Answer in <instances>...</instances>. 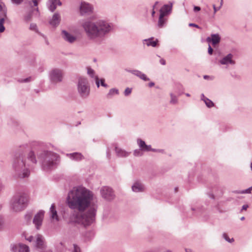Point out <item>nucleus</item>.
Here are the masks:
<instances>
[{
	"label": "nucleus",
	"mask_w": 252,
	"mask_h": 252,
	"mask_svg": "<svg viewBox=\"0 0 252 252\" xmlns=\"http://www.w3.org/2000/svg\"><path fill=\"white\" fill-rule=\"evenodd\" d=\"M94 198L93 193L82 186L75 187L69 191L67 204L74 210L69 217V223L87 226L94 222L97 205L92 203Z\"/></svg>",
	"instance_id": "1"
},
{
	"label": "nucleus",
	"mask_w": 252,
	"mask_h": 252,
	"mask_svg": "<svg viewBox=\"0 0 252 252\" xmlns=\"http://www.w3.org/2000/svg\"><path fill=\"white\" fill-rule=\"evenodd\" d=\"M82 26L88 39L97 44H101L114 29L112 23L102 19L86 20Z\"/></svg>",
	"instance_id": "2"
},
{
	"label": "nucleus",
	"mask_w": 252,
	"mask_h": 252,
	"mask_svg": "<svg viewBox=\"0 0 252 252\" xmlns=\"http://www.w3.org/2000/svg\"><path fill=\"white\" fill-rule=\"evenodd\" d=\"M36 163L35 153L33 151L29 153L27 158L23 155L15 157L12 161L13 176L21 179L28 177L30 174L29 168Z\"/></svg>",
	"instance_id": "3"
},
{
	"label": "nucleus",
	"mask_w": 252,
	"mask_h": 252,
	"mask_svg": "<svg viewBox=\"0 0 252 252\" xmlns=\"http://www.w3.org/2000/svg\"><path fill=\"white\" fill-rule=\"evenodd\" d=\"M36 153L41 161L42 169L45 171L52 169L57 166L59 157L57 154L51 151L37 150Z\"/></svg>",
	"instance_id": "4"
},
{
	"label": "nucleus",
	"mask_w": 252,
	"mask_h": 252,
	"mask_svg": "<svg viewBox=\"0 0 252 252\" xmlns=\"http://www.w3.org/2000/svg\"><path fill=\"white\" fill-rule=\"evenodd\" d=\"M28 196L25 193H19L15 195L11 201V208L18 212L24 210L27 206Z\"/></svg>",
	"instance_id": "5"
},
{
	"label": "nucleus",
	"mask_w": 252,
	"mask_h": 252,
	"mask_svg": "<svg viewBox=\"0 0 252 252\" xmlns=\"http://www.w3.org/2000/svg\"><path fill=\"white\" fill-rule=\"evenodd\" d=\"M77 93L82 99H86L90 94V87L87 78L80 77L77 84Z\"/></svg>",
	"instance_id": "6"
},
{
	"label": "nucleus",
	"mask_w": 252,
	"mask_h": 252,
	"mask_svg": "<svg viewBox=\"0 0 252 252\" xmlns=\"http://www.w3.org/2000/svg\"><path fill=\"white\" fill-rule=\"evenodd\" d=\"M35 247L39 252H52L50 249H47L44 237L40 234H37L35 237Z\"/></svg>",
	"instance_id": "7"
},
{
	"label": "nucleus",
	"mask_w": 252,
	"mask_h": 252,
	"mask_svg": "<svg viewBox=\"0 0 252 252\" xmlns=\"http://www.w3.org/2000/svg\"><path fill=\"white\" fill-rule=\"evenodd\" d=\"M63 78V72L58 68H54L50 72V79L52 82L57 83L62 81Z\"/></svg>",
	"instance_id": "8"
},
{
	"label": "nucleus",
	"mask_w": 252,
	"mask_h": 252,
	"mask_svg": "<svg viewBox=\"0 0 252 252\" xmlns=\"http://www.w3.org/2000/svg\"><path fill=\"white\" fill-rule=\"evenodd\" d=\"M100 193L103 198L108 201H111L115 198L113 189L108 187H103L100 189Z\"/></svg>",
	"instance_id": "9"
},
{
	"label": "nucleus",
	"mask_w": 252,
	"mask_h": 252,
	"mask_svg": "<svg viewBox=\"0 0 252 252\" xmlns=\"http://www.w3.org/2000/svg\"><path fill=\"white\" fill-rule=\"evenodd\" d=\"M44 211H39L34 216L32 222L36 229L39 230L42 224L44 218Z\"/></svg>",
	"instance_id": "10"
},
{
	"label": "nucleus",
	"mask_w": 252,
	"mask_h": 252,
	"mask_svg": "<svg viewBox=\"0 0 252 252\" xmlns=\"http://www.w3.org/2000/svg\"><path fill=\"white\" fill-rule=\"evenodd\" d=\"M6 18V9L4 7V4L0 1V32H4L5 28L3 23L5 18Z\"/></svg>",
	"instance_id": "11"
},
{
	"label": "nucleus",
	"mask_w": 252,
	"mask_h": 252,
	"mask_svg": "<svg viewBox=\"0 0 252 252\" xmlns=\"http://www.w3.org/2000/svg\"><path fill=\"white\" fill-rule=\"evenodd\" d=\"M80 10L82 15L89 14L93 12V7L89 3L84 1L81 3Z\"/></svg>",
	"instance_id": "12"
},
{
	"label": "nucleus",
	"mask_w": 252,
	"mask_h": 252,
	"mask_svg": "<svg viewBox=\"0 0 252 252\" xmlns=\"http://www.w3.org/2000/svg\"><path fill=\"white\" fill-rule=\"evenodd\" d=\"M131 189L134 192H141L145 191V187L141 181L135 180L131 186Z\"/></svg>",
	"instance_id": "13"
},
{
	"label": "nucleus",
	"mask_w": 252,
	"mask_h": 252,
	"mask_svg": "<svg viewBox=\"0 0 252 252\" xmlns=\"http://www.w3.org/2000/svg\"><path fill=\"white\" fill-rule=\"evenodd\" d=\"M12 252H30L29 247L23 244L18 245H12L11 246Z\"/></svg>",
	"instance_id": "14"
},
{
	"label": "nucleus",
	"mask_w": 252,
	"mask_h": 252,
	"mask_svg": "<svg viewBox=\"0 0 252 252\" xmlns=\"http://www.w3.org/2000/svg\"><path fill=\"white\" fill-rule=\"evenodd\" d=\"M62 35L63 39L70 43H73L76 40V37L66 31L62 32Z\"/></svg>",
	"instance_id": "15"
},
{
	"label": "nucleus",
	"mask_w": 252,
	"mask_h": 252,
	"mask_svg": "<svg viewBox=\"0 0 252 252\" xmlns=\"http://www.w3.org/2000/svg\"><path fill=\"white\" fill-rule=\"evenodd\" d=\"M220 36L218 33L211 34L210 37L206 38V41L208 42H212L213 45H215L220 43Z\"/></svg>",
	"instance_id": "16"
},
{
	"label": "nucleus",
	"mask_w": 252,
	"mask_h": 252,
	"mask_svg": "<svg viewBox=\"0 0 252 252\" xmlns=\"http://www.w3.org/2000/svg\"><path fill=\"white\" fill-rule=\"evenodd\" d=\"M127 71L131 73L132 74L138 77L141 79L147 81H149L150 79L147 76L142 73L141 71L138 70H126Z\"/></svg>",
	"instance_id": "17"
},
{
	"label": "nucleus",
	"mask_w": 252,
	"mask_h": 252,
	"mask_svg": "<svg viewBox=\"0 0 252 252\" xmlns=\"http://www.w3.org/2000/svg\"><path fill=\"white\" fill-rule=\"evenodd\" d=\"M233 55L231 54H229L227 56L223 57L220 61V63L221 64L227 65L229 64H234L235 62L232 60Z\"/></svg>",
	"instance_id": "18"
},
{
	"label": "nucleus",
	"mask_w": 252,
	"mask_h": 252,
	"mask_svg": "<svg viewBox=\"0 0 252 252\" xmlns=\"http://www.w3.org/2000/svg\"><path fill=\"white\" fill-rule=\"evenodd\" d=\"M57 5L59 6L62 5V2L60 0H49L47 3L48 8L52 12L56 9Z\"/></svg>",
	"instance_id": "19"
},
{
	"label": "nucleus",
	"mask_w": 252,
	"mask_h": 252,
	"mask_svg": "<svg viewBox=\"0 0 252 252\" xmlns=\"http://www.w3.org/2000/svg\"><path fill=\"white\" fill-rule=\"evenodd\" d=\"M60 21L61 17L60 14L59 13H56L53 15L49 23L51 26L53 27H56L60 24Z\"/></svg>",
	"instance_id": "20"
},
{
	"label": "nucleus",
	"mask_w": 252,
	"mask_h": 252,
	"mask_svg": "<svg viewBox=\"0 0 252 252\" xmlns=\"http://www.w3.org/2000/svg\"><path fill=\"white\" fill-rule=\"evenodd\" d=\"M66 156L69 158L76 161H80L84 158V156L80 153L67 154Z\"/></svg>",
	"instance_id": "21"
},
{
	"label": "nucleus",
	"mask_w": 252,
	"mask_h": 252,
	"mask_svg": "<svg viewBox=\"0 0 252 252\" xmlns=\"http://www.w3.org/2000/svg\"><path fill=\"white\" fill-rule=\"evenodd\" d=\"M172 7V3L171 5H164L160 10V15L163 14V16L164 17L166 15L168 14L171 11Z\"/></svg>",
	"instance_id": "22"
},
{
	"label": "nucleus",
	"mask_w": 252,
	"mask_h": 252,
	"mask_svg": "<svg viewBox=\"0 0 252 252\" xmlns=\"http://www.w3.org/2000/svg\"><path fill=\"white\" fill-rule=\"evenodd\" d=\"M115 152L118 157L121 158L126 157L130 153L117 146L115 147Z\"/></svg>",
	"instance_id": "23"
},
{
	"label": "nucleus",
	"mask_w": 252,
	"mask_h": 252,
	"mask_svg": "<svg viewBox=\"0 0 252 252\" xmlns=\"http://www.w3.org/2000/svg\"><path fill=\"white\" fill-rule=\"evenodd\" d=\"M50 217L52 220H55L56 221H59V217L57 214V212L55 208V206L54 204H52L50 208Z\"/></svg>",
	"instance_id": "24"
},
{
	"label": "nucleus",
	"mask_w": 252,
	"mask_h": 252,
	"mask_svg": "<svg viewBox=\"0 0 252 252\" xmlns=\"http://www.w3.org/2000/svg\"><path fill=\"white\" fill-rule=\"evenodd\" d=\"M32 14L34 15L35 17H39V12H38V8H35V9L33 10L32 12H30L28 14L26 15L25 16V20L26 21H31V19H32Z\"/></svg>",
	"instance_id": "25"
},
{
	"label": "nucleus",
	"mask_w": 252,
	"mask_h": 252,
	"mask_svg": "<svg viewBox=\"0 0 252 252\" xmlns=\"http://www.w3.org/2000/svg\"><path fill=\"white\" fill-rule=\"evenodd\" d=\"M154 37H151L149 39H145L143 40V43H145L148 46H152V47H156L157 45V43L158 42V40L157 39L156 40L154 41Z\"/></svg>",
	"instance_id": "26"
},
{
	"label": "nucleus",
	"mask_w": 252,
	"mask_h": 252,
	"mask_svg": "<svg viewBox=\"0 0 252 252\" xmlns=\"http://www.w3.org/2000/svg\"><path fill=\"white\" fill-rule=\"evenodd\" d=\"M119 94V90L117 89L113 88L109 90V93L107 94V98H111L113 96Z\"/></svg>",
	"instance_id": "27"
},
{
	"label": "nucleus",
	"mask_w": 252,
	"mask_h": 252,
	"mask_svg": "<svg viewBox=\"0 0 252 252\" xmlns=\"http://www.w3.org/2000/svg\"><path fill=\"white\" fill-rule=\"evenodd\" d=\"M137 143L141 151H144V149H145L146 146L145 142L141 139L139 138L137 140Z\"/></svg>",
	"instance_id": "28"
},
{
	"label": "nucleus",
	"mask_w": 252,
	"mask_h": 252,
	"mask_svg": "<svg viewBox=\"0 0 252 252\" xmlns=\"http://www.w3.org/2000/svg\"><path fill=\"white\" fill-rule=\"evenodd\" d=\"M165 20L164 19V17L163 16V14L159 15L158 21V26L159 28H162L164 26L165 24Z\"/></svg>",
	"instance_id": "29"
},
{
	"label": "nucleus",
	"mask_w": 252,
	"mask_h": 252,
	"mask_svg": "<svg viewBox=\"0 0 252 252\" xmlns=\"http://www.w3.org/2000/svg\"><path fill=\"white\" fill-rule=\"evenodd\" d=\"M170 95L171 97L170 103L172 104H177L178 103V98L177 96L173 93H170Z\"/></svg>",
	"instance_id": "30"
},
{
	"label": "nucleus",
	"mask_w": 252,
	"mask_h": 252,
	"mask_svg": "<svg viewBox=\"0 0 252 252\" xmlns=\"http://www.w3.org/2000/svg\"><path fill=\"white\" fill-rule=\"evenodd\" d=\"M252 190V186L246 189H244V190H242L235 191V192L236 193H241V194L251 193Z\"/></svg>",
	"instance_id": "31"
},
{
	"label": "nucleus",
	"mask_w": 252,
	"mask_h": 252,
	"mask_svg": "<svg viewBox=\"0 0 252 252\" xmlns=\"http://www.w3.org/2000/svg\"><path fill=\"white\" fill-rule=\"evenodd\" d=\"M32 217V214L31 212H28L25 215V219L28 223L31 221Z\"/></svg>",
	"instance_id": "32"
},
{
	"label": "nucleus",
	"mask_w": 252,
	"mask_h": 252,
	"mask_svg": "<svg viewBox=\"0 0 252 252\" xmlns=\"http://www.w3.org/2000/svg\"><path fill=\"white\" fill-rule=\"evenodd\" d=\"M206 105L209 107L211 108L214 106V103L209 98L205 99V100L204 101Z\"/></svg>",
	"instance_id": "33"
},
{
	"label": "nucleus",
	"mask_w": 252,
	"mask_h": 252,
	"mask_svg": "<svg viewBox=\"0 0 252 252\" xmlns=\"http://www.w3.org/2000/svg\"><path fill=\"white\" fill-rule=\"evenodd\" d=\"M30 29L31 31H34L36 33H39L36 24L32 23L30 26Z\"/></svg>",
	"instance_id": "34"
},
{
	"label": "nucleus",
	"mask_w": 252,
	"mask_h": 252,
	"mask_svg": "<svg viewBox=\"0 0 252 252\" xmlns=\"http://www.w3.org/2000/svg\"><path fill=\"white\" fill-rule=\"evenodd\" d=\"M87 73L88 74V75L92 78H94V77L95 78V76H94V70L92 69L91 68H88V69H87Z\"/></svg>",
	"instance_id": "35"
},
{
	"label": "nucleus",
	"mask_w": 252,
	"mask_h": 252,
	"mask_svg": "<svg viewBox=\"0 0 252 252\" xmlns=\"http://www.w3.org/2000/svg\"><path fill=\"white\" fill-rule=\"evenodd\" d=\"M133 154L135 156H136V157H140V156H142L143 155V154L141 152V150L140 149L135 150L134 151Z\"/></svg>",
	"instance_id": "36"
},
{
	"label": "nucleus",
	"mask_w": 252,
	"mask_h": 252,
	"mask_svg": "<svg viewBox=\"0 0 252 252\" xmlns=\"http://www.w3.org/2000/svg\"><path fill=\"white\" fill-rule=\"evenodd\" d=\"M223 238L227 242H229V243H231L232 242L234 241V239L233 238H232V239H230L228 235H227V234L226 233H223Z\"/></svg>",
	"instance_id": "37"
},
{
	"label": "nucleus",
	"mask_w": 252,
	"mask_h": 252,
	"mask_svg": "<svg viewBox=\"0 0 252 252\" xmlns=\"http://www.w3.org/2000/svg\"><path fill=\"white\" fill-rule=\"evenodd\" d=\"M32 80H33V79L32 77H28V78L24 79H21L19 81L22 83H27V82H30V81H32Z\"/></svg>",
	"instance_id": "38"
},
{
	"label": "nucleus",
	"mask_w": 252,
	"mask_h": 252,
	"mask_svg": "<svg viewBox=\"0 0 252 252\" xmlns=\"http://www.w3.org/2000/svg\"><path fill=\"white\" fill-rule=\"evenodd\" d=\"M131 93V89L129 88H126L124 92V94L126 96L128 95Z\"/></svg>",
	"instance_id": "39"
},
{
	"label": "nucleus",
	"mask_w": 252,
	"mask_h": 252,
	"mask_svg": "<svg viewBox=\"0 0 252 252\" xmlns=\"http://www.w3.org/2000/svg\"><path fill=\"white\" fill-rule=\"evenodd\" d=\"M73 252H80V248L76 245L73 244Z\"/></svg>",
	"instance_id": "40"
},
{
	"label": "nucleus",
	"mask_w": 252,
	"mask_h": 252,
	"mask_svg": "<svg viewBox=\"0 0 252 252\" xmlns=\"http://www.w3.org/2000/svg\"><path fill=\"white\" fill-rule=\"evenodd\" d=\"M153 148H152L151 145H146V147L144 149V152L152 151Z\"/></svg>",
	"instance_id": "41"
},
{
	"label": "nucleus",
	"mask_w": 252,
	"mask_h": 252,
	"mask_svg": "<svg viewBox=\"0 0 252 252\" xmlns=\"http://www.w3.org/2000/svg\"><path fill=\"white\" fill-rule=\"evenodd\" d=\"M152 152L160 153H162V154H164L165 153L164 150L163 149H153Z\"/></svg>",
	"instance_id": "42"
},
{
	"label": "nucleus",
	"mask_w": 252,
	"mask_h": 252,
	"mask_svg": "<svg viewBox=\"0 0 252 252\" xmlns=\"http://www.w3.org/2000/svg\"><path fill=\"white\" fill-rule=\"evenodd\" d=\"M213 9H214V15H215L216 12L220 9V7H217L216 6V5L215 4L213 5Z\"/></svg>",
	"instance_id": "43"
},
{
	"label": "nucleus",
	"mask_w": 252,
	"mask_h": 252,
	"mask_svg": "<svg viewBox=\"0 0 252 252\" xmlns=\"http://www.w3.org/2000/svg\"><path fill=\"white\" fill-rule=\"evenodd\" d=\"M13 3L19 4L22 3L24 0H11Z\"/></svg>",
	"instance_id": "44"
},
{
	"label": "nucleus",
	"mask_w": 252,
	"mask_h": 252,
	"mask_svg": "<svg viewBox=\"0 0 252 252\" xmlns=\"http://www.w3.org/2000/svg\"><path fill=\"white\" fill-rule=\"evenodd\" d=\"M95 83L97 86V87L99 88L100 86V85H99L100 80L97 76H95Z\"/></svg>",
	"instance_id": "45"
},
{
	"label": "nucleus",
	"mask_w": 252,
	"mask_h": 252,
	"mask_svg": "<svg viewBox=\"0 0 252 252\" xmlns=\"http://www.w3.org/2000/svg\"><path fill=\"white\" fill-rule=\"evenodd\" d=\"M208 52L209 55H212L213 52V49H212V48L211 47V46L210 45H209V47L208 49Z\"/></svg>",
	"instance_id": "46"
},
{
	"label": "nucleus",
	"mask_w": 252,
	"mask_h": 252,
	"mask_svg": "<svg viewBox=\"0 0 252 252\" xmlns=\"http://www.w3.org/2000/svg\"><path fill=\"white\" fill-rule=\"evenodd\" d=\"M201 9L200 7L199 6H194L193 7V11L194 12H198L199 11H200Z\"/></svg>",
	"instance_id": "47"
},
{
	"label": "nucleus",
	"mask_w": 252,
	"mask_h": 252,
	"mask_svg": "<svg viewBox=\"0 0 252 252\" xmlns=\"http://www.w3.org/2000/svg\"><path fill=\"white\" fill-rule=\"evenodd\" d=\"M3 226V220L2 218L0 217V229H1Z\"/></svg>",
	"instance_id": "48"
},
{
	"label": "nucleus",
	"mask_w": 252,
	"mask_h": 252,
	"mask_svg": "<svg viewBox=\"0 0 252 252\" xmlns=\"http://www.w3.org/2000/svg\"><path fill=\"white\" fill-rule=\"evenodd\" d=\"M32 2L33 3V5L36 7L38 5V2L40 1V0H32Z\"/></svg>",
	"instance_id": "49"
},
{
	"label": "nucleus",
	"mask_w": 252,
	"mask_h": 252,
	"mask_svg": "<svg viewBox=\"0 0 252 252\" xmlns=\"http://www.w3.org/2000/svg\"><path fill=\"white\" fill-rule=\"evenodd\" d=\"M189 27H195V28H198V29H200V27H199L198 25L195 24H193V23H190L189 24Z\"/></svg>",
	"instance_id": "50"
},
{
	"label": "nucleus",
	"mask_w": 252,
	"mask_h": 252,
	"mask_svg": "<svg viewBox=\"0 0 252 252\" xmlns=\"http://www.w3.org/2000/svg\"><path fill=\"white\" fill-rule=\"evenodd\" d=\"M248 207H249V205H248L245 204V205H244L242 206V209H241V211H242L243 210H246Z\"/></svg>",
	"instance_id": "51"
},
{
	"label": "nucleus",
	"mask_w": 252,
	"mask_h": 252,
	"mask_svg": "<svg viewBox=\"0 0 252 252\" xmlns=\"http://www.w3.org/2000/svg\"><path fill=\"white\" fill-rule=\"evenodd\" d=\"M159 62L162 65H165L166 64V61L163 59H161L159 61Z\"/></svg>",
	"instance_id": "52"
},
{
	"label": "nucleus",
	"mask_w": 252,
	"mask_h": 252,
	"mask_svg": "<svg viewBox=\"0 0 252 252\" xmlns=\"http://www.w3.org/2000/svg\"><path fill=\"white\" fill-rule=\"evenodd\" d=\"M26 239L29 242H32L33 240V237L32 236H30L28 238H26Z\"/></svg>",
	"instance_id": "53"
},
{
	"label": "nucleus",
	"mask_w": 252,
	"mask_h": 252,
	"mask_svg": "<svg viewBox=\"0 0 252 252\" xmlns=\"http://www.w3.org/2000/svg\"><path fill=\"white\" fill-rule=\"evenodd\" d=\"M207 98L205 96L204 94H201V99L204 101L205 100V99Z\"/></svg>",
	"instance_id": "54"
},
{
	"label": "nucleus",
	"mask_w": 252,
	"mask_h": 252,
	"mask_svg": "<svg viewBox=\"0 0 252 252\" xmlns=\"http://www.w3.org/2000/svg\"><path fill=\"white\" fill-rule=\"evenodd\" d=\"M100 82H101V85L102 86L104 84V81H105V80L104 79H101L100 80H99Z\"/></svg>",
	"instance_id": "55"
},
{
	"label": "nucleus",
	"mask_w": 252,
	"mask_h": 252,
	"mask_svg": "<svg viewBox=\"0 0 252 252\" xmlns=\"http://www.w3.org/2000/svg\"><path fill=\"white\" fill-rule=\"evenodd\" d=\"M155 85V83L154 82H150L149 84V86L150 87H153Z\"/></svg>",
	"instance_id": "56"
},
{
	"label": "nucleus",
	"mask_w": 252,
	"mask_h": 252,
	"mask_svg": "<svg viewBox=\"0 0 252 252\" xmlns=\"http://www.w3.org/2000/svg\"><path fill=\"white\" fill-rule=\"evenodd\" d=\"M222 5H223V0H220V5L219 7H220V8H221Z\"/></svg>",
	"instance_id": "57"
},
{
	"label": "nucleus",
	"mask_w": 252,
	"mask_h": 252,
	"mask_svg": "<svg viewBox=\"0 0 252 252\" xmlns=\"http://www.w3.org/2000/svg\"><path fill=\"white\" fill-rule=\"evenodd\" d=\"M163 252H172V251L170 250L166 249Z\"/></svg>",
	"instance_id": "58"
},
{
	"label": "nucleus",
	"mask_w": 252,
	"mask_h": 252,
	"mask_svg": "<svg viewBox=\"0 0 252 252\" xmlns=\"http://www.w3.org/2000/svg\"><path fill=\"white\" fill-rule=\"evenodd\" d=\"M107 157H108V158H109V157H110V151H109V150H108V151H107Z\"/></svg>",
	"instance_id": "59"
},
{
	"label": "nucleus",
	"mask_w": 252,
	"mask_h": 252,
	"mask_svg": "<svg viewBox=\"0 0 252 252\" xmlns=\"http://www.w3.org/2000/svg\"><path fill=\"white\" fill-rule=\"evenodd\" d=\"M158 1H156L155 3V4L153 5V9H154L156 6V5H157L158 4Z\"/></svg>",
	"instance_id": "60"
},
{
	"label": "nucleus",
	"mask_w": 252,
	"mask_h": 252,
	"mask_svg": "<svg viewBox=\"0 0 252 252\" xmlns=\"http://www.w3.org/2000/svg\"><path fill=\"white\" fill-rule=\"evenodd\" d=\"M186 252H192L191 250L187 249H186Z\"/></svg>",
	"instance_id": "61"
},
{
	"label": "nucleus",
	"mask_w": 252,
	"mask_h": 252,
	"mask_svg": "<svg viewBox=\"0 0 252 252\" xmlns=\"http://www.w3.org/2000/svg\"><path fill=\"white\" fill-rule=\"evenodd\" d=\"M102 86H103V87H104L105 88H107L108 87V85L106 84H105V83H104V84Z\"/></svg>",
	"instance_id": "62"
},
{
	"label": "nucleus",
	"mask_w": 252,
	"mask_h": 252,
	"mask_svg": "<svg viewBox=\"0 0 252 252\" xmlns=\"http://www.w3.org/2000/svg\"><path fill=\"white\" fill-rule=\"evenodd\" d=\"M155 14V11L153 9V10L152 11V15L153 17L154 16Z\"/></svg>",
	"instance_id": "63"
},
{
	"label": "nucleus",
	"mask_w": 252,
	"mask_h": 252,
	"mask_svg": "<svg viewBox=\"0 0 252 252\" xmlns=\"http://www.w3.org/2000/svg\"><path fill=\"white\" fill-rule=\"evenodd\" d=\"M245 217H241V218H240V220H245Z\"/></svg>",
	"instance_id": "64"
}]
</instances>
